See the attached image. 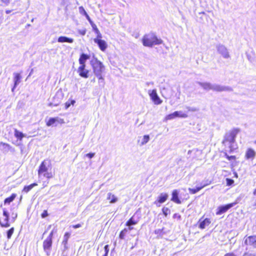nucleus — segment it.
Masks as SVG:
<instances>
[{
	"label": "nucleus",
	"instance_id": "nucleus-51",
	"mask_svg": "<svg viewBox=\"0 0 256 256\" xmlns=\"http://www.w3.org/2000/svg\"><path fill=\"white\" fill-rule=\"evenodd\" d=\"M84 16H86V19L89 21V22L92 24V21L90 17L88 15V14H84Z\"/></svg>",
	"mask_w": 256,
	"mask_h": 256
},
{
	"label": "nucleus",
	"instance_id": "nucleus-10",
	"mask_svg": "<svg viewBox=\"0 0 256 256\" xmlns=\"http://www.w3.org/2000/svg\"><path fill=\"white\" fill-rule=\"evenodd\" d=\"M50 162L48 160H44L41 163L38 170V174L39 176L48 171V166Z\"/></svg>",
	"mask_w": 256,
	"mask_h": 256
},
{
	"label": "nucleus",
	"instance_id": "nucleus-8",
	"mask_svg": "<svg viewBox=\"0 0 256 256\" xmlns=\"http://www.w3.org/2000/svg\"><path fill=\"white\" fill-rule=\"evenodd\" d=\"M52 243V240L48 238H46L43 242V248L48 256L50 255Z\"/></svg>",
	"mask_w": 256,
	"mask_h": 256
},
{
	"label": "nucleus",
	"instance_id": "nucleus-53",
	"mask_svg": "<svg viewBox=\"0 0 256 256\" xmlns=\"http://www.w3.org/2000/svg\"><path fill=\"white\" fill-rule=\"evenodd\" d=\"M162 230H163V229H158V230H155V233H156V234H160L162 233Z\"/></svg>",
	"mask_w": 256,
	"mask_h": 256
},
{
	"label": "nucleus",
	"instance_id": "nucleus-5",
	"mask_svg": "<svg viewBox=\"0 0 256 256\" xmlns=\"http://www.w3.org/2000/svg\"><path fill=\"white\" fill-rule=\"evenodd\" d=\"M148 94L151 100L153 101L154 104H160L162 103V101L158 95L156 90V89L152 90H150L148 91Z\"/></svg>",
	"mask_w": 256,
	"mask_h": 256
},
{
	"label": "nucleus",
	"instance_id": "nucleus-35",
	"mask_svg": "<svg viewBox=\"0 0 256 256\" xmlns=\"http://www.w3.org/2000/svg\"><path fill=\"white\" fill-rule=\"evenodd\" d=\"M176 118V116L174 114V112L173 113H172V114H170L167 115L165 118V120H170L174 119Z\"/></svg>",
	"mask_w": 256,
	"mask_h": 256
},
{
	"label": "nucleus",
	"instance_id": "nucleus-7",
	"mask_svg": "<svg viewBox=\"0 0 256 256\" xmlns=\"http://www.w3.org/2000/svg\"><path fill=\"white\" fill-rule=\"evenodd\" d=\"M235 203H230L226 205L220 206H218L217 208V211L216 212V215H220L225 212H226L228 210L230 209L231 208L233 207Z\"/></svg>",
	"mask_w": 256,
	"mask_h": 256
},
{
	"label": "nucleus",
	"instance_id": "nucleus-6",
	"mask_svg": "<svg viewBox=\"0 0 256 256\" xmlns=\"http://www.w3.org/2000/svg\"><path fill=\"white\" fill-rule=\"evenodd\" d=\"M216 49L220 54L224 58H228L230 57L229 52L226 47L222 44H218L216 46Z\"/></svg>",
	"mask_w": 256,
	"mask_h": 256
},
{
	"label": "nucleus",
	"instance_id": "nucleus-31",
	"mask_svg": "<svg viewBox=\"0 0 256 256\" xmlns=\"http://www.w3.org/2000/svg\"><path fill=\"white\" fill-rule=\"evenodd\" d=\"M57 121L56 118H50L46 122V125L48 126H51Z\"/></svg>",
	"mask_w": 256,
	"mask_h": 256
},
{
	"label": "nucleus",
	"instance_id": "nucleus-57",
	"mask_svg": "<svg viewBox=\"0 0 256 256\" xmlns=\"http://www.w3.org/2000/svg\"><path fill=\"white\" fill-rule=\"evenodd\" d=\"M173 218H178L180 219V215H178V214H174Z\"/></svg>",
	"mask_w": 256,
	"mask_h": 256
},
{
	"label": "nucleus",
	"instance_id": "nucleus-46",
	"mask_svg": "<svg viewBox=\"0 0 256 256\" xmlns=\"http://www.w3.org/2000/svg\"><path fill=\"white\" fill-rule=\"evenodd\" d=\"M54 235V230H52L50 234H49L48 236L46 238L52 240V237Z\"/></svg>",
	"mask_w": 256,
	"mask_h": 256
},
{
	"label": "nucleus",
	"instance_id": "nucleus-39",
	"mask_svg": "<svg viewBox=\"0 0 256 256\" xmlns=\"http://www.w3.org/2000/svg\"><path fill=\"white\" fill-rule=\"evenodd\" d=\"M11 216H12V222H14L18 216L17 212H12L11 214Z\"/></svg>",
	"mask_w": 256,
	"mask_h": 256
},
{
	"label": "nucleus",
	"instance_id": "nucleus-23",
	"mask_svg": "<svg viewBox=\"0 0 256 256\" xmlns=\"http://www.w3.org/2000/svg\"><path fill=\"white\" fill-rule=\"evenodd\" d=\"M109 252V246L108 245H106L104 246V250H98V256L102 254V256H108Z\"/></svg>",
	"mask_w": 256,
	"mask_h": 256
},
{
	"label": "nucleus",
	"instance_id": "nucleus-20",
	"mask_svg": "<svg viewBox=\"0 0 256 256\" xmlns=\"http://www.w3.org/2000/svg\"><path fill=\"white\" fill-rule=\"evenodd\" d=\"M106 199L110 200V204H114L118 200V198L111 192H108L107 194Z\"/></svg>",
	"mask_w": 256,
	"mask_h": 256
},
{
	"label": "nucleus",
	"instance_id": "nucleus-63",
	"mask_svg": "<svg viewBox=\"0 0 256 256\" xmlns=\"http://www.w3.org/2000/svg\"><path fill=\"white\" fill-rule=\"evenodd\" d=\"M92 82H95V78H94L92 80Z\"/></svg>",
	"mask_w": 256,
	"mask_h": 256
},
{
	"label": "nucleus",
	"instance_id": "nucleus-4",
	"mask_svg": "<svg viewBox=\"0 0 256 256\" xmlns=\"http://www.w3.org/2000/svg\"><path fill=\"white\" fill-rule=\"evenodd\" d=\"M90 64L92 67L93 72L96 76H100L105 70L104 65L97 58L92 60Z\"/></svg>",
	"mask_w": 256,
	"mask_h": 256
},
{
	"label": "nucleus",
	"instance_id": "nucleus-40",
	"mask_svg": "<svg viewBox=\"0 0 256 256\" xmlns=\"http://www.w3.org/2000/svg\"><path fill=\"white\" fill-rule=\"evenodd\" d=\"M225 156H226V158H227L228 160H236V156H228V155L227 154H226H226H225Z\"/></svg>",
	"mask_w": 256,
	"mask_h": 256
},
{
	"label": "nucleus",
	"instance_id": "nucleus-26",
	"mask_svg": "<svg viewBox=\"0 0 256 256\" xmlns=\"http://www.w3.org/2000/svg\"><path fill=\"white\" fill-rule=\"evenodd\" d=\"M14 136L18 138V139H19L20 140H22V138L24 136V134L21 132H20L19 130H17L16 129L14 130Z\"/></svg>",
	"mask_w": 256,
	"mask_h": 256
},
{
	"label": "nucleus",
	"instance_id": "nucleus-56",
	"mask_svg": "<svg viewBox=\"0 0 256 256\" xmlns=\"http://www.w3.org/2000/svg\"><path fill=\"white\" fill-rule=\"evenodd\" d=\"M224 256H236L234 253H228L224 255Z\"/></svg>",
	"mask_w": 256,
	"mask_h": 256
},
{
	"label": "nucleus",
	"instance_id": "nucleus-11",
	"mask_svg": "<svg viewBox=\"0 0 256 256\" xmlns=\"http://www.w3.org/2000/svg\"><path fill=\"white\" fill-rule=\"evenodd\" d=\"M168 195L166 193H161L158 198V200L154 202L158 206H160V204L165 202L168 198Z\"/></svg>",
	"mask_w": 256,
	"mask_h": 256
},
{
	"label": "nucleus",
	"instance_id": "nucleus-36",
	"mask_svg": "<svg viewBox=\"0 0 256 256\" xmlns=\"http://www.w3.org/2000/svg\"><path fill=\"white\" fill-rule=\"evenodd\" d=\"M162 211L165 216H166L170 213V210L168 208L164 207Z\"/></svg>",
	"mask_w": 256,
	"mask_h": 256
},
{
	"label": "nucleus",
	"instance_id": "nucleus-28",
	"mask_svg": "<svg viewBox=\"0 0 256 256\" xmlns=\"http://www.w3.org/2000/svg\"><path fill=\"white\" fill-rule=\"evenodd\" d=\"M138 222V220L134 219V216L131 217L126 223V225H135Z\"/></svg>",
	"mask_w": 256,
	"mask_h": 256
},
{
	"label": "nucleus",
	"instance_id": "nucleus-59",
	"mask_svg": "<svg viewBox=\"0 0 256 256\" xmlns=\"http://www.w3.org/2000/svg\"><path fill=\"white\" fill-rule=\"evenodd\" d=\"M74 103H75V100H71V102H70V104H72V105H74Z\"/></svg>",
	"mask_w": 256,
	"mask_h": 256
},
{
	"label": "nucleus",
	"instance_id": "nucleus-17",
	"mask_svg": "<svg viewBox=\"0 0 256 256\" xmlns=\"http://www.w3.org/2000/svg\"><path fill=\"white\" fill-rule=\"evenodd\" d=\"M179 191L178 190H174L172 192V196L171 200L178 204H181V200L178 198Z\"/></svg>",
	"mask_w": 256,
	"mask_h": 256
},
{
	"label": "nucleus",
	"instance_id": "nucleus-13",
	"mask_svg": "<svg viewBox=\"0 0 256 256\" xmlns=\"http://www.w3.org/2000/svg\"><path fill=\"white\" fill-rule=\"evenodd\" d=\"M244 244L247 246H252L256 248V236H250L244 240Z\"/></svg>",
	"mask_w": 256,
	"mask_h": 256
},
{
	"label": "nucleus",
	"instance_id": "nucleus-62",
	"mask_svg": "<svg viewBox=\"0 0 256 256\" xmlns=\"http://www.w3.org/2000/svg\"><path fill=\"white\" fill-rule=\"evenodd\" d=\"M254 195H256V190H255L254 191Z\"/></svg>",
	"mask_w": 256,
	"mask_h": 256
},
{
	"label": "nucleus",
	"instance_id": "nucleus-47",
	"mask_svg": "<svg viewBox=\"0 0 256 256\" xmlns=\"http://www.w3.org/2000/svg\"><path fill=\"white\" fill-rule=\"evenodd\" d=\"M188 190L192 194H195L196 193L195 188H188Z\"/></svg>",
	"mask_w": 256,
	"mask_h": 256
},
{
	"label": "nucleus",
	"instance_id": "nucleus-27",
	"mask_svg": "<svg viewBox=\"0 0 256 256\" xmlns=\"http://www.w3.org/2000/svg\"><path fill=\"white\" fill-rule=\"evenodd\" d=\"M36 186H37V184L33 183L29 186H24L23 189V191L27 193Z\"/></svg>",
	"mask_w": 256,
	"mask_h": 256
},
{
	"label": "nucleus",
	"instance_id": "nucleus-50",
	"mask_svg": "<svg viewBox=\"0 0 256 256\" xmlns=\"http://www.w3.org/2000/svg\"><path fill=\"white\" fill-rule=\"evenodd\" d=\"M79 32V34L82 36H84L86 34V30H80L78 31Z\"/></svg>",
	"mask_w": 256,
	"mask_h": 256
},
{
	"label": "nucleus",
	"instance_id": "nucleus-33",
	"mask_svg": "<svg viewBox=\"0 0 256 256\" xmlns=\"http://www.w3.org/2000/svg\"><path fill=\"white\" fill-rule=\"evenodd\" d=\"M150 140V136L148 135H144L142 138L141 142V145H144L146 144Z\"/></svg>",
	"mask_w": 256,
	"mask_h": 256
},
{
	"label": "nucleus",
	"instance_id": "nucleus-25",
	"mask_svg": "<svg viewBox=\"0 0 256 256\" xmlns=\"http://www.w3.org/2000/svg\"><path fill=\"white\" fill-rule=\"evenodd\" d=\"M16 197V194H12L10 197H8L4 200V204H10L14 200Z\"/></svg>",
	"mask_w": 256,
	"mask_h": 256
},
{
	"label": "nucleus",
	"instance_id": "nucleus-41",
	"mask_svg": "<svg viewBox=\"0 0 256 256\" xmlns=\"http://www.w3.org/2000/svg\"><path fill=\"white\" fill-rule=\"evenodd\" d=\"M95 32L98 34L97 38H96L101 39L102 38V34L96 27Z\"/></svg>",
	"mask_w": 256,
	"mask_h": 256
},
{
	"label": "nucleus",
	"instance_id": "nucleus-45",
	"mask_svg": "<svg viewBox=\"0 0 256 256\" xmlns=\"http://www.w3.org/2000/svg\"><path fill=\"white\" fill-rule=\"evenodd\" d=\"M95 155V154L94 153H93V152H90L88 154H86V156L87 157H88V158H92Z\"/></svg>",
	"mask_w": 256,
	"mask_h": 256
},
{
	"label": "nucleus",
	"instance_id": "nucleus-61",
	"mask_svg": "<svg viewBox=\"0 0 256 256\" xmlns=\"http://www.w3.org/2000/svg\"><path fill=\"white\" fill-rule=\"evenodd\" d=\"M6 14H10V10H6Z\"/></svg>",
	"mask_w": 256,
	"mask_h": 256
},
{
	"label": "nucleus",
	"instance_id": "nucleus-22",
	"mask_svg": "<svg viewBox=\"0 0 256 256\" xmlns=\"http://www.w3.org/2000/svg\"><path fill=\"white\" fill-rule=\"evenodd\" d=\"M242 256H256V251L246 247V252H244Z\"/></svg>",
	"mask_w": 256,
	"mask_h": 256
},
{
	"label": "nucleus",
	"instance_id": "nucleus-14",
	"mask_svg": "<svg viewBox=\"0 0 256 256\" xmlns=\"http://www.w3.org/2000/svg\"><path fill=\"white\" fill-rule=\"evenodd\" d=\"M14 86L12 88V91L14 92V89L16 88V86L19 84L20 82L21 79H22V76L20 75V74L14 72Z\"/></svg>",
	"mask_w": 256,
	"mask_h": 256
},
{
	"label": "nucleus",
	"instance_id": "nucleus-48",
	"mask_svg": "<svg viewBox=\"0 0 256 256\" xmlns=\"http://www.w3.org/2000/svg\"><path fill=\"white\" fill-rule=\"evenodd\" d=\"M5 5L8 6L10 4V0H0Z\"/></svg>",
	"mask_w": 256,
	"mask_h": 256
},
{
	"label": "nucleus",
	"instance_id": "nucleus-2",
	"mask_svg": "<svg viewBox=\"0 0 256 256\" xmlns=\"http://www.w3.org/2000/svg\"><path fill=\"white\" fill-rule=\"evenodd\" d=\"M240 132L238 128H234L230 132L226 134L224 139L222 141V144L226 145L227 143L229 144V152L231 153L234 151L236 148L234 146V144L236 141V135Z\"/></svg>",
	"mask_w": 256,
	"mask_h": 256
},
{
	"label": "nucleus",
	"instance_id": "nucleus-54",
	"mask_svg": "<svg viewBox=\"0 0 256 256\" xmlns=\"http://www.w3.org/2000/svg\"><path fill=\"white\" fill-rule=\"evenodd\" d=\"M58 104H59V102H58V103L50 102L48 105H49V106H56L58 105Z\"/></svg>",
	"mask_w": 256,
	"mask_h": 256
},
{
	"label": "nucleus",
	"instance_id": "nucleus-15",
	"mask_svg": "<svg viewBox=\"0 0 256 256\" xmlns=\"http://www.w3.org/2000/svg\"><path fill=\"white\" fill-rule=\"evenodd\" d=\"M210 222H211L209 218H206L205 219L202 220V218H201L198 222V228L200 229H204L206 226H208L210 224Z\"/></svg>",
	"mask_w": 256,
	"mask_h": 256
},
{
	"label": "nucleus",
	"instance_id": "nucleus-19",
	"mask_svg": "<svg viewBox=\"0 0 256 256\" xmlns=\"http://www.w3.org/2000/svg\"><path fill=\"white\" fill-rule=\"evenodd\" d=\"M256 152L251 148H248L246 152V159H254L256 156Z\"/></svg>",
	"mask_w": 256,
	"mask_h": 256
},
{
	"label": "nucleus",
	"instance_id": "nucleus-38",
	"mask_svg": "<svg viewBox=\"0 0 256 256\" xmlns=\"http://www.w3.org/2000/svg\"><path fill=\"white\" fill-rule=\"evenodd\" d=\"M186 108L189 112H195L198 110V108H196L195 107L186 106Z\"/></svg>",
	"mask_w": 256,
	"mask_h": 256
},
{
	"label": "nucleus",
	"instance_id": "nucleus-29",
	"mask_svg": "<svg viewBox=\"0 0 256 256\" xmlns=\"http://www.w3.org/2000/svg\"><path fill=\"white\" fill-rule=\"evenodd\" d=\"M98 80V84L100 87L104 88V79L102 76V74L100 75V76H96Z\"/></svg>",
	"mask_w": 256,
	"mask_h": 256
},
{
	"label": "nucleus",
	"instance_id": "nucleus-32",
	"mask_svg": "<svg viewBox=\"0 0 256 256\" xmlns=\"http://www.w3.org/2000/svg\"><path fill=\"white\" fill-rule=\"evenodd\" d=\"M128 232V229L126 228H124L122 230L120 234L119 237L120 239L123 240L124 238L126 232Z\"/></svg>",
	"mask_w": 256,
	"mask_h": 256
},
{
	"label": "nucleus",
	"instance_id": "nucleus-9",
	"mask_svg": "<svg viewBox=\"0 0 256 256\" xmlns=\"http://www.w3.org/2000/svg\"><path fill=\"white\" fill-rule=\"evenodd\" d=\"M86 66H80L78 69V72L82 78H86L89 76L90 71L86 68Z\"/></svg>",
	"mask_w": 256,
	"mask_h": 256
},
{
	"label": "nucleus",
	"instance_id": "nucleus-43",
	"mask_svg": "<svg viewBox=\"0 0 256 256\" xmlns=\"http://www.w3.org/2000/svg\"><path fill=\"white\" fill-rule=\"evenodd\" d=\"M43 175L44 177L48 178H50L52 177V174L51 173H49V172H47L44 173L43 174Z\"/></svg>",
	"mask_w": 256,
	"mask_h": 256
},
{
	"label": "nucleus",
	"instance_id": "nucleus-64",
	"mask_svg": "<svg viewBox=\"0 0 256 256\" xmlns=\"http://www.w3.org/2000/svg\"><path fill=\"white\" fill-rule=\"evenodd\" d=\"M254 143L256 144V140L254 142Z\"/></svg>",
	"mask_w": 256,
	"mask_h": 256
},
{
	"label": "nucleus",
	"instance_id": "nucleus-18",
	"mask_svg": "<svg viewBox=\"0 0 256 256\" xmlns=\"http://www.w3.org/2000/svg\"><path fill=\"white\" fill-rule=\"evenodd\" d=\"M89 58H90L89 55L84 54V53H82L80 54V57L78 60V62L80 64V66H82V65L86 66V62Z\"/></svg>",
	"mask_w": 256,
	"mask_h": 256
},
{
	"label": "nucleus",
	"instance_id": "nucleus-55",
	"mask_svg": "<svg viewBox=\"0 0 256 256\" xmlns=\"http://www.w3.org/2000/svg\"><path fill=\"white\" fill-rule=\"evenodd\" d=\"M126 226H128V228H126L128 229V230H132L134 229V228L132 226V225H126Z\"/></svg>",
	"mask_w": 256,
	"mask_h": 256
},
{
	"label": "nucleus",
	"instance_id": "nucleus-3",
	"mask_svg": "<svg viewBox=\"0 0 256 256\" xmlns=\"http://www.w3.org/2000/svg\"><path fill=\"white\" fill-rule=\"evenodd\" d=\"M142 44L145 46L152 47L154 45H158L162 43V40L157 38L155 34L150 33L146 34L142 40Z\"/></svg>",
	"mask_w": 256,
	"mask_h": 256
},
{
	"label": "nucleus",
	"instance_id": "nucleus-12",
	"mask_svg": "<svg viewBox=\"0 0 256 256\" xmlns=\"http://www.w3.org/2000/svg\"><path fill=\"white\" fill-rule=\"evenodd\" d=\"M94 41L98 45L100 49L102 51L104 52L107 48L108 45L104 40L99 38H94Z\"/></svg>",
	"mask_w": 256,
	"mask_h": 256
},
{
	"label": "nucleus",
	"instance_id": "nucleus-21",
	"mask_svg": "<svg viewBox=\"0 0 256 256\" xmlns=\"http://www.w3.org/2000/svg\"><path fill=\"white\" fill-rule=\"evenodd\" d=\"M58 42H68L72 43L74 42V40L72 38H70L65 36H60L58 39Z\"/></svg>",
	"mask_w": 256,
	"mask_h": 256
},
{
	"label": "nucleus",
	"instance_id": "nucleus-16",
	"mask_svg": "<svg viewBox=\"0 0 256 256\" xmlns=\"http://www.w3.org/2000/svg\"><path fill=\"white\" fill-rule=\"evenodd\" d=\"M70 234L67 232H66L64 236L63 240L62 242V245L63 246V252L68 250V240L70 238Z\"/></svg>",
	"mask_w": 256,
	"mask_h": 256
},
{
	"label": "nucleus",
	"instance_id": "nucleus-37",
	"mask_svg": "<svg viewBox=\"0 0 256 256\" xmlns=\"http://www.w3.org/2000/svg\"><path fill=\"white\" fill-rule=\"evenodd\" d=\"M0 144L3 146L4 149L5 150L6 152H8L11 148L10 146L7 144L1 142Z\"/></svg>",
	"mask_w": 256,
	"mask_h": 256
},
{
	"label": "nucleus",
	"instance_id": "nucleus-34",
	"mask_svg": "<svg viewBox=\"0 0 256 256\" xmlns=\"http://www.w3.org/2000/svg\"><path fill=\"white\" fill-rule=\"evenodd\" d=\"M14 232V228H12L7 231L6 236L8 239H10Z\"/></svg>",
	"mask_w": 256,
	"mask_h": 256
},
{
	"label": "nucleus",
	"instance_id": "nucleus-60",
	"mask_svg": "<svg viewBox=\"0 0 256 256\" xmlns=\"http://www.w3.org/2000/svg\"><path fill=\"white\" fill-rule=\"evenodd\" d=\"M154 84V83H153L152 82H146V84H147L148 86V85H149V84Z\"/></svg>",
	"mask_w": 256,
	"mask_h": 256
},
{
	"label": "nucleus",
	"instance_id": "nucleus-44",
	"mask_svg": "<svg viewBox=\"0 0 256 256\" xmlns=\"http://www.w3.org/2000/svg\"><path fill=\"white\" fill-rule=\"evenodd\" d=\"M79 10L80 14H83L84 15L87 14V12H86V11L84 10L82 6H80L79 8Z\"/></svg>",
	"mask_w": 256,
	"mask_h": 256
},
{
	"label": "nucleus",
	"instance_id": "nucleus-52",
	"mask_svg": "<svg viewBox=\"0 0 256 256\" xmlns=\"http://www.w3.org/2000/svg\"><path fill=\"white\" fill-rule=\"evenodd\" d=\"M81 226H82V225L80 224L72 226V227L74 228H80Z\"/></svg>",
	"mask_w": 256,
	"mask_h": 256
},
{
	"label": "nucleus",
	"instance_id": "nucleus-58",
	"mask_svg": "<svg viewBox=\"0 0 256 256\" xmlns=\"http://www.w3.org/2000/svg\"><path fill=\"white\" fill-rule=\"evenodd\" d=\"M70 106V104L68 102H66V108H69Z\"/></svg>",
	"mask_w": 256,
	"mask_h": 256
},
{
	"label": "nucleus",
	"instance_id": "nucleus-49",
	"mask_svg": "<svg viewBox=\"0 0 256 256\" xmlns=\"http://www.w3.org/2000/svg\"><path fill=\"white\" fill-rule=\"evenodd\" d=\"M48 216V214L46 210H44L42 214V217L44 218Z\"/></svg>",
	"mask_w": 256,
	"mask_h": 256
},
{
	"label": "nucleus",
	"instance_id": "nucleus-42",
	"mask_svg": "<svg viewBox=\"0 0 256 256\" xmlns=\"http://www.w3.org/2000/svg\"><path fill=\"white\" fill-rule=\"evenodd\" d=\"M226 184L228 186H230L234 182V181L233 180L228 178H227L226 179Z\"/></svg>",
	"mask_w": 256,
	"mask_h": 256
},
{
	"label": "nucleus",
	"instance_id": "nucleus-30",
	"mask_svg": "<svg viewBox=\"0 0 256 256\" xmlns=\"http://www.w3.org/2000/svg\"><path fill=\"white\" fill-rule=\"evenodd\" d=\"M211 182L210 181H208V180H206V182L204 183L201 186H196L195 188L196 192H198L200 190H201L202 188L205 187L206 186L208 185Z\"/></svg>",
	"mask_w": 256,
	"mask_h": 256
},
{
	"label": "nucleus",
	"instance_id": "nucleus-1",
	"mask_svg": "<svg viewBox=\"0 0 256 256\" xmlns=\"http://www.w3.org/2000/svg\"><path fill=\"white\" fill-rule=\"evenodd\" d=\"M197 84L202 86L204 90L207 91L212 90L217 92H222L224 91L232 92V89L230 86H221L216 84H211L208 82H198Z\"/></svg>",
	"mask_w": 256,
	"mask_h": 256
},
{
	"label": "nucleus",
	"instance_id": "nucleus-24",
	"mask_svg": "<svg viewBox=\"0 0 256 256\" xmlns=\"http://www.w3.org/2000/svg\"><path fill=\"white\" fill-rule=\"evenodd\" d=\"M174 114L176 118H186L188 116L186 114L184 113L182 111H176Z\"/></svg>",
	"mask_w": 256,
	"mask_h": 256
}]
</instances>
